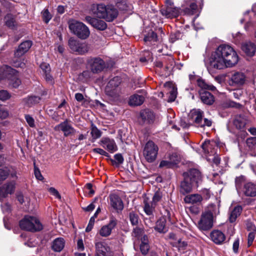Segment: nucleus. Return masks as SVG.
Segmentation results:
<instances>
[{"instance_id":"obj_1","label":"nucleus","mask_w":256,"mask_h":256,"mask_svg":"<svg viewBox=\"0 0 256 256\" xmlns=\"http://www.w3.org/2000/svg\"><path fill=\"white\" fill-rule=\"evenodd\" d=\"M238 61V56L234 49L228 44H220L212 52L210 58L211 67L218 70L234 66Z\"/></svg>"},{"instance_id":"obj_2","label":"nucleus","mask_w":256,"mask_h":256,"mask_svg":"<svg viewBox=\"0 0 256 256\" xmlns=\"http://www.w3.org/2000/svg\"><path fill=\"white\" fill-rule=\"evenodd\" d=\"M92 8L94 10L96 8V11L94 12L97 17L103 18L108 22H112L118 14L117 8L112 4L106 6L103 4H100L93 5Z\"/></svg>"},{"instance_id":"obj_3","label":"nucleus","mask_w":256,"mask_h":256,"mask_svg":"<svg viewBox=\"0 0 256 256\" xmlns=\"http://www.w3.org/2000/svg\"><path fill=\"white\" fill-rule=\"evenodd\" d=\"M219 214V208L214 204L209 206L208 211L203 212L198 222V228L202 230H210L213 226V216Z\"/></svg>"},{"instance_id":"obj_4","label":"nucleus","mask_w":256,"mask_h":256,"mask_svg":"<svg viewBox=\"0 0 256 256\" xmlns=\"http://www.w3.org/2000/svg\"><path fill=\"white\" fill-rule=\"evenodd\" d=\"M21 229L35 232L42 229V225L38 218L32 216H26L20 222Z\"/></svg>"},{"instance_id":"obj_5","label":"nucleus","mask_w":256,"mask_h":256,"mask_svg":"<svg viewBox=\"0 0 256 256\" xmlns=\"http://www.w3.org/2000/svg\"><path fill=\"white\" fill-rule=\"evenodd\" d=\"M68 26L70 32L80 39L85 40L90 36L88 28L82 22L72 20Z\"/></svg>"},{"instance_id":"obj_6","label":"nucleus","mask_w":256,"mask_h":256,"mask_svg":"<svg viewBox=\"0 0 256 256\" xmlns=\"http://www.w3.org/2000/svg\"><path fill=\"white\" fill-rule=\"evenodd\" d=\"M159 148L152 140H148L144 146L142 154L149 163L154 162L157 158Z\"/></svg>"},{"instance_id":"obj_7","label":"nucleus","mask_w":256,"mask_h":256,"mask_svg":"<svg viewBox=\"0 0 256 256\" xmlns=\"http://www.w3.org/2000/svg\"><path fill=\"white\" fill-rule=\"evenodd\" d=\"M161 14L167 18H173L178 16L179 9L174 6L172 0H165L164 6L160 10Z\"/></svg>"},{"instance_id":"obj_8","label":"nucleus","mask_w":256,"mask_h":256,"mask_svg":"<svg viewBox=\"0 0 256 256\" xmlns=\"http://www.w3.org/2000/svg\"><path fill=\"white\" fill-rule=\"evenodd\" d=\"M120 82L121 80L118 76L114 77L110 80L105 88L106 94L113 98L119 96L120 92Z\"/></svg>"},{"instance_id":"obj_9","label":"nucleus","mask_w":256,"mask_h":256,"mask_svg":"<svg viewBox=\"0 0 256 256\" xmlns=\"http://www.w3.org/2000/svg\"><path fill=\"white\" fill-rule=\"evenodd\" d=\"M68 46L73 52H76L78 54H84L87 53L90 49L88 44L80 42L72 38L69 39Z\"/></svg>"},{"instance_id":"obj_10","label":"nucleus","mask_w":256,"mask_h":256,"mask_svg":"<svg viewBox=\"0 0 256 256\" xmlns=\"http://www.w3.org/2000/svg\"><path fill=\"white\" fill-rule=\"evenodd\" d=\"M4 71L8 81V84L13 88H18L21 84V81L18 78V72L8 66H4Z\"/></svg>"},{"instance_id":"obj_11","label":"nucleus","mask_w":256,"mask_h":256,"mask_svg":"<svg viewBox=\"0 0 256 256\" xmlns=\"http://www.w3.org/2000/svg\"><path fill=\"white\" fill-rule=\"evenodd\" d=\"M54 130L56 131H62L63 132L64 136H68L74 134L76 130L70 124L68 120H66L64 122L56 125Z\"/></svg>"},{"instance_id":"obj_12","label":"nucleus","mask_w":256,"mask_h":256,"mask_svg":"<svg viewBox=\"0 0 256 256\" xmlns=\"http://www.w3.org/2000/svg\"><path fill=\"white\" fill-rule=\"evenodd\" d=\"M88 64L93 73L101 72L104 68V62L100 58H92L88 60Z\"/></svg>"},{"instance_id":"obj_13","label":"nucleus","mask_w":256,"mask_h":256,"mask_svg":"<svg viewBox=\"0 0 256 256\" xmlns=\"http://www.w3.org/2000/svg\"><path fill=\"white\" fill-rule=\"evenodd\" d=\"M108 202L111 208L117 212H122L124 209V202L120 197L116 194H110Z\"/></svg>"},{"instance_id":"obj_14","label":"nucleus","mask_w":256,"mask_h":256,"mask_svg":"<svg viewBox=\"0 0 256 256\" xmlns=\"http://www.w3.org/2000/svg\"><path fill=\"white\" fill-rule=\"evenodd\" d=\"M117 222V220L114 216H111L108 224L102 226L100 230V234L103 237L110 236L112 230L116 226Z\"/></svg>"},{"instance_id":"obj_15","label":"nucleus","mask_w":256,"mask_h":256,"mask_svg":"<svg viewBox=\"0 0 256 256\" xmlns=\"http://www.w3.org/2000/svg\"><path fill=\"white\" fill-rule=\"evenodd\" d=\"M100 144L109 152L113 153L118 150L117 146L113 139L108 137L102 138L99 142Z\"/></svg>"},{"instance_id":"obj_16","label":"nucleus","mask_w":256,"mask_h":256,"mask_svg":"<svg viewBox=\"0 0 256 256\" xmlns=\"http://www.w3.org/2000/svg\"><path fill=\"white\" fill-rule=\"evenodd\" d=\"M246 80V76L244 73L236 72L232 76L230 80V84L232 86H242L245 84Z\"/></svg>"},{"instance_id":"obj_17","label":"nucleus","mask_w":256,"mask_h":256,"mask_svg":"<svg viewBox=\"0 0 256 256\" xmlns=\"http://www.w3.org/2000/svg\"><path fill=\"white\" fill-rule=\"evenodd\" d=\"M15 182L12 181L6 183L0 187V200L7 196L8 194H12L15 189Z\"/></svg>"},{"instance_id":"obj_18","label":"nucleus","mask_w":256,"mask_h":256,"mask_svg":"<svg viewBox=\"0 0 256 256\" xmlns=\"http://www.w3.org/2000/svg\"><path fill=\"white\" fill-rule=\"evenodd\" d=\"M155 118L154 112L149 110H144L140 112V119L144 124H152L154 122Z\"/></svg>"},{"instance_id":"obj_19","label":"nucleus","mask_w":256,"mask_h":256,"mask_svg":"<svg viewBox=\"0 0 256 256\" xmlns=\"http://www.w3.org/2000/svg\"><path fill=\"white\" fill-rule=\"evenodd\" d=\"M86 20L94 28L98 30H104L107 28L106 22L102 20L87 16L86 17Z\"/></svg>"},{"instance_id":"obj_20","label":"nucleus","mask_w":256,"mask_h":256,"mask_svg":"<svg viewBox=\"0 0 256 256\" xmlns=\"http://www.w3.org/2000/svg\"><path fill=\"white\" fill-rule=\"evenodd\" d=\"M184 177L188 178V180L193 184H197L201 178L200 172L196 169H191L184 173Z\"/></svg>"},{"instance_id":"obj_21","label":"nucleus","mask_w":256,"mask_h":256,"mask_svg":"<svg viewBox=\"0 0 256 256\" xmlns=\"http://www.w3.org/2000/svg\"><path fill=\"white\" fill-rule=\"evenodd\" d=\"M32 46V42L30 40H26L18 46V48L14 52L16 58H20L26 53Z\"/></svg>"},{"instance_id":"obj_22","label":"nucleus","mask_w":256,"mask_h":256,"mask_svg":"<svg viewBox=\"0 0 256 256\" xmlns=\"http://www.w3.org/2000/svg\"><path fill=\"white\" fill-rule=\"evenodd\" d=\"M199 94L202 102L207 105H212L214 102V96L210 92L204 90L199 91Z\"/></svg>"},{"instance_id":"obj_23","label":"nucleus","mask_w":256,"mask_h":256,"mask_svg":"<svg viewBox=\"0 0 256 256\" xmlns=\"http://www.w3.org/2000/svg\"><path fill=\"white\" fill-rule=\"evenodd\" d=\"M210 236L212 241L218 244H222L226 240L224 234L218 230L212 231L210 233Z\"/></svg>"},{"instance_id":"obj_24","label":"nucleus","mask_w":256,"mask_h":256,"mask_svg":"<svg viewBox=\"0 0 256 256\" xmlns=\"http://www.w3.org/2000/svg\"><path fill=\"white\" fill-rule=\"evenodd\" d=\"M204 112L200 109L192 110L189 115L192 120L198 126H199L202 121V117Z\"/></svg>"},{"instance_id":"obj_25","label":"nucleus","mask_w":256,"mask_h":256,"mask_svg":"<svg viewBox=\"0 0 256 256\" xmlns=\"http://www.w3.org/2000/svg\"><path fill=\"white\" fill-rule=\"evenodd\" d=\"M202 200V198L199 194H188L185 196L184 201L186 204L199 205Z\"/></svg>"},{"instance_id":"obj_26","label":"nucleus","mask_w":256,"mask_h":256,"mask_svg":"<svg viewBox=\"0 0 256 256\" xmlns=\"http://www.w3.org/2000/svg\"><path fill=\"white\" fill-rule=\"evenodd\" d=\"M65 240L62 238H58L52 242L51 248L55 252H61L64 247Z\"/></svg>"},{"instance_id":"obj_27","label":"nucleus","mask_w":256,"mask_h":256,"mask_svg":"<svg viewBox=\"0 0 256 256\" xmlns=\"http://www.w3.org/2000/svg\"><path fill=\"white\" fill-rule=\"evenodd\" d=\"M242 50L249 56H252L256 52V46L252 42H246L242 45Z\"/></svg>"},{"instance_id":"obj_28","label":"nucleus","mask_w":256,"mask_h":256,"mask_svg":"<svg viewBox=\"0 0 256 256\" xmlns=\"http://www.w3.org/2000/svg\"><path fill=\"white\" fill-rule=\"evenodd\" d=\"M194 184L190 182L188 178H184L181 182L180 186V192L183 194L190 192L192 190V187Z\"/></svg>"},{"instance_id":"obj_29","label":"nucleus","mask_w":256,"mask_h":256,"mask_svg":"<svg viewBox=\"0 0 256 256\" xmlns=\"http://www.w3.org/2000/svg\"><path fill=\"white\" fill-rule=\"evenodd\" d=\"M244 192L246 196H256V184L252 182H248L244 184Z\"/></svg>"},{"instance_id":"obj_30","label":"nucleus","mask_w":256,"mask_h":256,"mask_svg":"<svg viewBox=\"0 0 256 256\" xmlns=\"http://www.w3.org/2000/svg\"><path fill=\"white\" fill-rule=\"evenodd\" d=\"M144 97L142 95L134 94L132 96L129 100V104L132 106H138L142 104Z\"/></svg>"},{"instance_id":"obj_31","label":"nucleus","mask_w":256,"mask_h":256,"mask_svg":"<svg viewBox=\"0 0 256 256\" xmlns=\"http://www.w3.org/2000/svg\"><path fill=\"white\" fill-rule=\"evenodd\" d=\"M40 98L37 96H30L24 98L22 102L24 106L28 107H31L33 105L39 102Z\"/></svg>"},{"instance_id":"obj_32","label":"nucleus","mask_w":256,"mask_h":256,"mask_svg":"<svg viewBox=\"0 0 256 256\" xmlns=\"http://www.w3.org/2000/svg\"><path fill=\"white\" fill-rule=\"evenodd\" d=\"M242 211V208L240 206H235L230 212L229 216V220L230 222H234L236 221L237 218L240 214Z\"/></svg>"},{"instance_id":"obj_33","label":"nucleus","mask_w":256,"mask_h":256,"mask_svg":"<svg viewBox=\"0 0 256 256\" xmlns=\"http://www.w3.org/2000/svg\"><path fill=\"white\" fill-rule=\"evenodd\" d=\"M144 210L145 213L148 216L152 215L156 206L153 204L152 202H148L147 198L144 200Z\"/></svg>"},{"instance_id":"obj_34","label":"nucleus","mask_w":256,"mask_h":256,"mask_svg":"<svg viewBox=\"0 0 256 256\" xmlns=\"http://www.w3.org/2000/svg\"><path fill=\"white\" fill-rule=\"evenodd\" d=\"M198 86L202 88V90H208L212 91H215L216 88L212 84H208L204 80L202 79H198L197 80Z\"/></svg>"},{"instance_id":"obj_35","label":"nucleus","mask_w":256,"mask_h":256,"mask_svg":"<svg viewBox=\"0 0 256 256\" xmlns=\"http://www.w3.org/2000/svg\"><path fill=\"white\" fill-rule=\"evenodd\" d=\"M166 222V220L164 218H160L156 222L155 230L160 233L164 232Z\"/></svg>"},{"instance_id":"obj_36","label":"nucleus","mask_w":256,"mask_h":256,"mask_svg":"<svg viewBox=\"0 0 256 256\" xmlns=\"http://www.w3.org/2000/svg\"><path fill=\"white\" fill-rule=\"evenodd\" d=\"M198 12V6L196 2H192L189 7L186 8L184 10V12L188 15H194Z\"/></svg>"},{"instance_id":"obj_37","label":"nucleus","mask_w":256,"mask_h":256,"mask_svg":"<svg viewBox=\"0 0 256 256\" xmlns=\"http://www.w3.org/2000/svg\"><path fill=\"white\" fill-rule=\"evenodd\" d=\"M90 134L92 139L96 140L102 136V132L92 124L91 125Z\"/></svg>"},{"instance_id":"obj_38","label":"nucleus","mask_w":256,"mask_h":256,"mask_svg":"<svg viewBox=\"0 0 256 256\" xmlns=\"http://www.w3.org/2000/svg\"><path fill=\"white\" fill-rule=\"evenodd\" d=\"M147 240V236H144L143 237V240L140 245V250L142 254L146 255L148 254L150 246L148 243L146 242Z\"/></svg>"},{"instance_id":"obj_39","label":"nucleus","mask_w":256,"mask_h":256,"mask_svg":"<svg viewBox=\"0 0 256 256\" xmlns=\"http://www.w3.org/2000/svg\"><path fill=\"white\" fill-rule=\"evenodd\" d=\"M6 24L11 28L15 26L16 21L14 16L11 14H8L4 18Z\"/></svg>"},{"instance_id":"obj_40","label":"nucleus","mask_w":256,"mask_h":256,"mask_svg":"<svg viewBox=\"0 0 256 256\" xmlns=\"http://www.w3.org/2000/svg\"><path fill=\"white\" fill-rule=\"evenodd\" d=\"M114 160L110 159V161L113 165L118 166L123 163L124 159L122 154H116L114 156Z\"/></svg>"},{"instance_id":"obj_41","label":"nucleus","mask_w":256,"mask_h":256,"mask_svg":"<svg viewBox=\"0 0 256 256\" xmlns=\"http://www.w3.org/2000/svg\"><path fill=\"white\" fill-rule=\"evenodd\" d=\"M168 159L173 166L177 164L180 161V156L176 152L172 153L168 156Z\"/></svg>"},{"instance_id":"obj_42","label":"nucleus","mask_w":256,"mask_h":256,"mask_svg":"<svg viewBox=\"0 0 256 256\" xmlns=\"http://www.w3.org/2000/svg\"><path fill=\"white\" fill-rule=\"evenodd\" d=\"M96 248L98 252L103 256H105L108 248L102 242H98L96 244Z\"/></svg>"},{"instance_id":"obj_43","label":"nucleus","mask_w":256,"mask_h":256,"mask_svg":"<svg viewBox=\"0 0 256 256\" xmlns=\"http://www.w3.org/2000/svg\"><path fill=\"white\" fill-rule=\"evenodd\" d=\"M9 174V170L7 167L0 168V184L4 180Z\"/></svg>"},{"instance_id":"obj_44","label":"nucleus","mask_w":256,"mask_h":256,"mask_svg":"<svg viewBox=\"0 0 256 256\" xmlns=\"http://www.w3.org/2000/svg\"><path fill=\"white\" fill-rule=\"evenodd\" d=\"M144 40L145 42H156L157 40V35L156 33L152 31L144 36Z\"/></svg>"},{"instance_id":"obj_45","label":"nucleus","mask_w":256,"mask_h":256,"mask_svg":"<svg viewBox=\"0 0 256 256\" xmlns=\"http://www.w3.org/2000/svg\"><path fill=\"white\" fill-rule=\"evenodd\" d=\"M246 178L243 176L236 177L235 180L236 187L237 190L241 188L242 184L245 182Z\"/></svg>"},{"instance_id":"obj_46","label":"nucleus","mask_w":256,"mask_h":256,"mask_svg":"<svg viewBox=\"0 0 256 256\" xmlns=\"http://www.w3.org/2000/svg\"><path fill=\"white\" fill-rule=\"evenodd\" d=\"M130 222L132 225L136 226L138 222V216L134 212H130L129 214Z\"/></svg>"},{"instance_id":"obj_47","label":"nucleus","mask_w":256,"mask_h":256,"mask_svg":"<svg viewBox=\"0 0 256 256\" xmlns=\"http://www.w3.org/2000/svg\"><path fill=\"white\" fill-rule=\"evenodd\" d=\"M234 124L237 128L242 130L246 126V122L238 118L234 121Z\"/></svg>"},{"instance_id":"obj_48","label":"nucleus","mask_w":256,"mask_h":256,"mask_svg":"<svg viewBox=\"0 0 256 256\" xmlns=\"http://www.w3.org/2000/svg\"><path fill=\"white\" fill-rule=\"evenodd\" d=\"M42 15L43 18V20L46 23H48V22L52 18V16L49 12L48 9H45L42 12Z\"/></svg>"},{"instance_id":"obj_49","label":"nucleus","mask_w":256,"mask_h":256,"mask_svg":"<svg viewBox=\"0 0 256 256\" xmlns=\"http://www.w3.org/2000/svg\"><path fill=\"white\" fill-rule=\"evenodd\" d=\"M173 166L170 160H162L159 164L160 168H172Z\"/></svg>"},{"instance_id":"obj_50","label":"nucleus","mask_w":256,"mask_h":256,"mask_svg":"<svg viewBox=\"0 0 256 256\" xmlns=\"http://www.w3.org/2000/svg\"><path fill=\"white\" fill-rule=\"evenodd\" d=\"M84 190L86 192L89 196H92L94 194V191L92 189V185L90 183L86 184L84 187Z\"/></svg>"},{"instance_id":"obj_51","label":"nucleus","mask_w":256,"mask_h":256,"mask_svg":"<svg viewBox=\"0 0 256 256\" xmlns=\"http://www.w3.org/2000/svg\"><path fill=\"white\" fill-rule=\"evenodd\" d=\"M24 118L30 127L34 128L35 126L34 120L32 116L29 114H26Z\"/></svg>"},{"instance_id":"obj_52","label":"nucleus","mask_w":256,"mask_h":256,"mask_svg":"<svg viewBox=\"0 0 256 256\" xmlns=\"http://www.w3.org/2000/svg\"><path fill=\"white\" fill-rule=\"evenodd\" d=\"M10 98L9 93L5 90H2L0 91V100H6Z\"/></svg>"},{"instance_id":"obj_53","label":"nucleus","mask_w":256,"mask_h":256,"mask_svg":"<svg viewBox=\"0 0 256 256\" xmlns=\"http://www.w3.org/2000/svg\"><path fill=\"white\" fill-rule=\"evenodd\" d=\"M12 65L14 66L16 68H23L25 66V64L23 61L20 60H14L12 62Z\"/></svg>"},{"instance_id":"obj_54","label":"nucleus","mask_w":256,"mask_h":256,"mask_svg":"<svg viewBox=\"0 0 256 256\" xmlns=\"http://www.w3.org/2000/svg\"><path fill=\"white\" fill-rule=\"evenodd\" d=\"M162 198V196L159 192H156L152 198V200L151 202L153 204L156 205L158 202Z\"/></svg>"},{"instance_id":"obj_55","label":"nucleus","mask_w":256,"mask_h":256,"mask_svg":"<svg viewBox=\"0 0 256 256\" xmlns=\"http://www.w3.org/2000/svg\"><path fill=\"white\" fill-rule=\"evenodd\" d=\"M93 152L98 154H100L106 157H109L110 154L103 149L100 148H96L92 150Z\"/></svg>"},{"instance_id":"obj_56","label":"nucleus","mask_w":256,"mask_h":256,"mask_svg":"<svg viewBox=\"0 0 256 256\" xmlns=\"http://www.w3.org/2000/svg\"><path fill=\"white\" fill-rule=\"evenodd\" d=\"M186 246L187 243L184 241H182L180 239L178 240L175 244H173V246L182 248H184Z\"/></svg>"},{"instance_id":"obj_57","label":"nucleus","mask_w":256,"mask_h":256,"mask_svg":"<svg viewBox=\"0 0 256 256\" xmlns=\"http://www.w3.org/2000/svg\"><path fill=\"white\" fill-rule=\"evenodd\" d=\"M40 67L41 69L42 70L44 74H45L46 72H50V66L48 63L42 62L40 64Z\"/></svg>"},{"instance_id":"obj_58","label":"nucleus","mask_w":256,"mask_h":256,"mask_svg":"<svg viewBox=\"0 0 256 256\" xmlns=\"http://www.w3.org/2000/svg\"><path fill=\"white\" fill-rule=\"evenodd\" d=\"M142 233V230L138 227H136L132 231V236L139 238Z\"/></svg>"},{"instance_id":"obj_59","label":"nucleus","mask_w":256,"mask_h":256,"mask_svg":"<svg viewBox=\"0 0 256 256\" xmlns=\"http://www.w3.org/2000/svg\"><path fill=\"white\" fill-rule=\"evenodd\" d=\"M48 192L50 194L53 196H54L56 198H60V196L58 192L54 188L51 187L48 188Z\"/></svg>"},{"instance_id":"obj_60","label":"nucleus","mask_w":256,"mask_h":256,"mask_svg":"<svg viewBox=\"0 0 256 256\" xmlns=\"http://www.w3.org/2000/svg\"><path fill=\"white\" fill-rule=\"evenodd\" d=\"M94 216H92L86 228V232H90L92 230V228L94 226Z\"/></svg>"},{"instance_id":"obj_61","label":"nucleus","mask_w":256,"mask_h":256,"mask_svg":"<svg viewBox=\"0 0 256 256\" xmlns=\"http://www.w3.org/2000/svg\"><path fill=\"white\" fill-rule=\"evenodd\" d=\"M254 237H255V234L254 232H250V234H248V246H250L252 244V242L254 240Z\"/></svg>"},{"instance_id":"obj_62","label":"nucleus","mask_w":256,"mask_h":256,"mask_svg":"<svg viewBox=\"0 0 256 256\" xmlns=\"http://www.w3.org/2000/svg\"><path fill=\"white\" fill-rule=\"evenodd\" d=\"M212 125V121L207 118H204V120L202 121L200 124L199 126L204 127V126H210Z\"/></svg>"},{"instance_id":"obj_63","label":"nucleus","mask_w":256,"mask_h":256,"mask_svg":"<svg viewBox=\"0 0 256 256\" xmlns=\"http://www.w3.org/2000/svg\"><path fill=\"white\" fill-rule=\"evenodd\" d=\"M50 72L44 74V78L46 81L50 84L53 83V78L50 74Z\"/></svg>"},{"instance_id":"obj_64","label":"nucleus","mask_w":256,"mask_h":256,"mask_svg":"<svg viewBox=\"0 0 256 256\" xmlns=\"http://www.w3.org/2000/svg\"><path fill=\"white\" fill-rule=\"evenodd\" d=\"M239 240L238 238L234 240L232 246V249L234 252L235 253H237L238 252V248H239Z\"/></svg>"}]
</instances>
